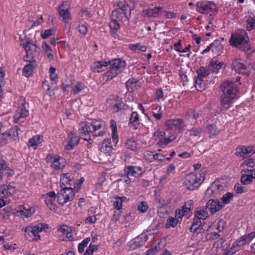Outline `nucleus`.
Instances as JSON below:
<instances>
[{"instance_id":"aec40b11","label":"nucleus","mask_w":255,"mask_h":255,"mask_svg":"<svg viewBox=\"0 0 255 255\" xmlns=\"http://www.w3.org/2000/svg\"><path fill=\"white\" fill-rule=\"evenodd\" d=\"M221 204L217 199H210L207 202L206 207L209 209L212 214H214L223 208Z\"/></svg>"},{"instance_id":"6e6552de","label":"nucleus","mask_w":255,"mask_h":255,"mask_svg":"<svg viewBox=\"0 0 255 255\" xmlns=\"http://www.w3.org/2000/svg\"><path fill=\"white\" fill-rule=\"evenodd\" d=\"M29 115L28 104H27L26 105L24 97H20L18 109L13 116V122L15 124L23 122V121L21 120L27 117Z\"/></svg>"},{"instance_id":"1a4fd4ad","label":"nucleus","mask_w":255,"mask_h":255,"mask_svg":"<svg viewBox=\"0 0 255 255\" xmlns=\"http://www.w3.org/2000/svg\"><path fill=\"white\" fill-rule=\"evenodd\" d=\"M75 188V186L74 188L62 187L58 193L57 201L61 206H64L74 199Z\"/></svg>"},{"instance_id":"412c9836","label":"nucleus","mask_w":255,"mask_h":255,"mask_svg":"<svg viewBox=\"0 0 255 255\" xmlns=\"http://www.w3.org/2000/svg\"><path fill=\"white\" fill-rule=\"evenodd\" d=\"M245 173L250 174H243L241 178V182L243 185H247L253 182V179H255V169H244L242 171Z\"/></svg>"},{"instance_id":"37998d69","label":"nucleus","mask_w":255,"mask_h":255,"mask_svg":"<svg viewBox=\"0 0 255 255\" xmlns=\"http://www.w3.org/2000/svg\"><path fill=\"white\" fill-rule=\"evenodd\" d=\"M138 82V80L135 78H131L128 79V80L126 83V86L127 90L129 91L130 90H132L136 89V85Z\"/></svg>"},{"instance_id":"b1692460","label":"nucleus","mask_w":255,"mask_h":255,"mask_svg":"<svg viewBox=\"0 0 255 255\" xmlns=\"http://www.w3.org/2000/svg\"><path fill=\"white\" fill-rule=\"evenodd\" d=\"M167 128L173 130H181L183 127V121L181 119L168 120L166 123Z\"/></svg>"},{"instance_id":"dca6fc26","label":"nucleus","mask_w":255,"mask_h":255,"mask_svg":"<svg viewBox=\"0 0 255 255\" xmlns=\"http://www.w3.org/2000/svg\"><path fill=\"white\" fill-rule=\"evenodd\" d=\"M34 212V210L30 207L27 208L24 205H20L17 207L14 212L15 216L21 218H27L30 216Z\"/></svg>"},{"instance_id":"2f4dec72","label":"nucleus","mask_w":255,"mask_h":255,"mask_svg":"<svg viewBox=\"0 0 255 255\" xmlns=\"http://www.w3.org/2000/svg\"><path fill=\"white\" fill-rule=\"evenodd\" d=\"M113 150L111 139L103 140L101 147V151L108 155H110Z\"/></svg>"},{"instance_id":"4d7b16f0","label":"nucleus","mask_w":255,"mask_h":255,"mask_svg":"<svg viewBox=\"0 0 255 255\" xmlns=\"http://www.w3.org/2000/svg\"><path fill=\"white\" fill-rule=\"evenodd\" d=\"M55 200H52L50 199L45 198V202L47 205V206L49 208V209L51 211H56V206L55 204H53V202Z\"/></svg>"},{"instance_id":"f3484780","label":"nucleus","mask_w":255,"mask_h":255,"mask_svg":"<svg viewBox=\"0 0 255 255\" xmlns=\"http://www.w3.org/2000/svg\"><path fill=\"white\" fill-rule=\"evenodd\" d=\"M90 125L93 127V130L91 131V134H93L94 136H103L105 134L106 132L104 130H101L98 133H96L97 130L101 129L104 126L103 122L98 121L97 120H93L90 123Z\"/></svg>"},{"instance_id":"bb28decb","label":"nucleus","mask_w":255,"mask_h":255,"mask_svg":"<svg viewBox=\"0 0 255 255\" xmlns=\"http://www.w3.org/2000/svg\"><path fill=\"white\" fill-rule=\"evenodd\" d=\"M139 125V118L136 112H133L129 120L128 126L133 129H136Z\"/></svg>"},{"instance_id":"09e8293b","label":"nucleus","mask_w":255,"mask_h":255,"mask_svg":"<svg viewBox=\"0 0 255 255\" xmlns=\"http://www.w3.org/2000/svg\"><path fill=\"white\" fill-rule=\"evenodd\" d=\"M195 87L198 91H202L205 89L206 84L203 80L196 78Z\"/></svg>"},{"instance_id":"0eeeda50","label":"nucleus","mask_w":255,"mask_h":255,"mask_svg":"<svg viewBox=\"0 0 255 255\" xmlns=\"http://www.w3.org/2000/svg\"><path fill=\"white\" fill-rule=\"evenodd\" d=\"M48 228V225L46 224L27 227L24 229L25 237L29 241L38 240L40 239L39 233Z\"/></svg>"},{"instance_id":"cd10ccee","label":"nucleus","mask_w":255,"mask_h":255,"mask_svg":"<svg viewBox=\"0 0 255 255\" xmlns=\"http://www.w3.org/2000/svg\"><path fill=\"white\" fill-rule=\"evenodd\" d=\"M110 61H100L94 62L92 65L91 69L94 72H101L109 65Z\"/></svg>"},{"instance_id":"9d476101","label":"nucleus","mask_w":255,"mask_h":255,"mask_svg":"<svg viewBox=\"0 0 255 255\" xmlns=\"http://www.w3.org/2000/svg\"><path fill=\"white\" fill-rule=\"evenodd\" d=\"M195 6L196 10L201 13L207 14L217 11L216 4L210 1H198Z\"/></svg>"},{"instance_id":"a878e982","label":"nucleus","mask_w":255,"mask_h":255,"mask_svg":"<svg viewBox=\"0 0 255 255\" xmlns=\"http://www.w3.org/2000/svg\"><path fill=\"white\" fill-rule=\"evenodd\" d=\"M81 128L79 129V133L82 136H85L84 139L87 141L91 140L90 134L91 133L92 130L90 126L87 123H82L80 124Z\"/></svg>"},{"instance_id":"a19ab883","label":"nucleus","mask_w":255,"mask_h":255,"mask_svg":"<svg viewBox=\"0 0 255 255\" xmlns=\"http://www.w3.org/2000/svg\"><path fill=\"white\" fill-rule=\"evenodd\" d=\"M175 139V137L171 136L169 137H166L165 136L162 139H160L157 143V145L159 147H164L166 146L168 144L171 142Z\"/></svg>"},{"instance_id":"338daca9","label":"nucleus","mask_w":255,"mask_h":255,"mask_svg":"<svg viewBox=\"0 0 255 255\" xmlns=\"http://www.w3.org/2000/svg\"><path fill=\"white\" fill-rule=\"evenodd\" d=\"M58 231L61 233H62L63 234L66 235L67 236L71 232V229L66 225H63L61 226L59 229Z\"/></svg>"},{"instance_id":"5fc2aeb1","label":"nucleus","mask_w":255,"mask_h":255,"mask_svg":"<svg viewBox=\"0 0 255 255\" xmlns=\"http://www.w3.org/2000/svg\"><path fill=\"white\" fill-rule=\"evenodd\" d=\"M129 48L132 50H135L138 49L139 50L144 52L146 50V46L145 45H141L140 44H132L129 45Z\"/></svg>"},{"instance_id":"13d9d810","label":"nucleus","mask_w":255,"mask_h":255,"mask_svg":"<svg viewBox=\"0 0 255 255\" xmlns=\"http://www.w3.org/2000/svg\"><path fill=\"white\" fill-rule=\"evenodd\" d=\"M98 250V247L96 245H92L91 244L86 249L84 255H92L94 252Z\"/></svg>"},{"instance_id":"c03bdc74","label":"nucleus","mask_w":255,"mask_h":255,"mask_svg":"<svg viewBox=\"0 0 255 255\" xmlns=\"http://www.w3.org/2000/svg\"><path fill=\"white\" fill-rule=\"evenodd\" d=\"M41 142V136L39 135L33 136L32 138H30L28 140L29 146L31 147L36 148L38 144Z\"/></svg>"},{"instance_id":"473e14b6","label":"nucleus","mask_w":255,"mask_h":255,"mask_svg":"<svg viewBox=\"0 0 255 255\" xmlns=\"http://www.w3.org/2000/svg\"><path fill=\"white\" fill-rule=\"evenodd\" d=\"M206 209V206L197 208L195 211V217L201 220L206 219L209 215Z\"/></svg>"},{"instance_id":"3c124183","label":"nucleus","mask_w":255,"mask_h":255,"mask_svg":"<svg viewBox=\"0 0 255 255\" xmlns=\"http://www.w3.org/2000/svg\"><path fill=\"white\" fill-rule=\"evenodd\" d=\"M85 88V86L81 82H79L76 83L75 87L72 89V92L74 94H77L81 92Z\"/></svg>"},{"instance_id":"2eb2a0df","label":"nucleus","mask_w":255,"mask_h":255,"mask_svg":"<svg viewBox=\"0 0 255 255\" xmlns=\"http://www.w3.org/2000/svg\"><path fill=\"white\" fill-rule=\"evenodd\" d=\"M124 174L129 176L139 178L143 174V169L137 166L129 165L125 166L124 169Z\"/></svg>"},{"instance_id":"58836bf2","label":"nucleus","mask_w":255,"mask_h":255,"mask_svg":"<svg viewBox=\"0 0 255 255\" xmlns=\"http://www.w3.org/2000/svg\"><path fill=\"white\" fill-rule=\"evenodd\" d=\"M233 197L234 194L231 192H227L222 197L220 203H222L221 205L223 206V207L225 205L228 204L231 202L233 200Z\"/></svg>"},{"instance_id":"c85d7f7f","label":"nucleus","mask_w":255,"mask_h":255,"mask_svg":"<svg viewBox=\"0 0 255 255\" xmlns=\"http://www.w3.org/2000/svg\"><path fill=\"white\" fill-rule=\"evenodd\" d=\"M110 67L120 71V69L124 68L126 66V62L121 59H115L110 61Z\"/></svg>"},{"instance_id":"e2e57ef3","label":"nucleus","mask_w":255,"mask_h":255,"mask_svg":"<svg viewBox=\"0 0 255 255\" xmlns=\"http://www.w3.org/2000/svg\"><path fill=\"white\" fill-rule=\"evenodd\" d=\"M78 31L82 34L85 35L88 31V28L85 24H81L77 27Z\"/></svg>"},{"instance_id":"f257e3e1","label":"nucleus","mask_w":255,"mask_h":255,"mask_svg":"<svg viewBox=\"0 0 255 255\" xmlns=\"http://www.w3.org/2000/svg\"><path fill=\"white\" fill-rule=\"evenodd\" d=\"M222 94L220 96V103L223 109L227 110L235 99L238 91V86L235 82L227 80L220 86Z\"/></svg>"},{"instance_id":"423d86ee","label":"nucleus","mask_w":255,"mask_h":255,"mask_svg":"<svg viewBox=\"0 0 255 255\" xmlns=\"http://www.w3.org/2000/svg\"><path fill=\"white\" fill-rule=\"evenodd\" d=\"M20 45L24 48L26 53L24 60L29 62H35V59L39 56L40 48L30 40H27L25 44L21 43Z\"/></svg>"},{"instance_id":"e433bc0d","label":"nucleus","mask_w":255,"mask_h":255,"mask_svg":"<svg viewBox=\"0 0 255 255\" xmlns=\"http://www.w3.org/2000/svg\"><path fill=\"white\" fill-rule=\"evenodd\" d=\"M42 49L43 52L47 56L50 61L53 60L54 57L52 54V49L46 42L42 43Z\"/></svg>"},{"instance_id":"0e129e2a","label":"nucleus","mask_w":255,"mask_h":255,"mask_svg":"<svg viewBox=\"0 0 255 255\" xmlns=\"http://www.w3.org/2000/svg\"><path fill=\"white\" fill-rule=\"evenodd\" d=\"M80 15L81 17L89 18L91 17L92 14L90 11H88L87 8H83L81 10Z\"/></svg>"},{"instance_id":"49530a36","label":"nucleus","mask_w":255,"mask_h":255,"mask_svg":"<svg viewBox=\"0 0 255 255\" xmlns=\"http://www.w3.org/2000/svg\"><path fill=\"white\" fill-rule=\"evenodd\" d=\"M201 224V219L195 217L190 228V231L192 233L195 232L200 228Z\"/></svg>"},{"instance_id":"ddd939ff","label":"nucleus","mask_w":255,"mask_h":255,"mask_svg":"<svg viewBox=\"0 0 255 255\" xmlns=\"http://www.w3.org/2000/svg\"><path fill=\"white\" fill-rule=\"evenodd\" d=\"M47 162H51L52 167L55 170H59L64 168L65 164L64 158L56 155L48 154L46 157Z\"/></svg>"},{"instance_id":"4be33fe9","label":"nucleus","mask_w":255,"mask_h":255,"mask_svg":"<svg viewBox=\"0 0 255 255\" xmlns=\"http://www.w3.org/2000/svg\"><path fill=\"white\" fill-rule=\"evenodd\" d=\"M60 186L62 187L74 188L75 186L74 180L71 178V175L69 173L62 174L60 178Z\"/></svg>"},{"instance_id":"4c0bfd02","label":"nucleus","mask_w":255,"mask_h":255,"mask_svg":"<svg viewBox=\"0 0 255 255\" xmlns=\"http://www.w3.org/2000/svg\"><path fill=\"white\" fill-rule=\"evenodd\" d=\"M224 65V64L223 62L212 60L210 61L208 67L213 72L217 73Z\"/></svg>"},{"instance_id":"a211bd4d","label":"nucleus","mask_w":255,"mask_h":255,"mask_svg":"<svg viewBox=\"0 0 255 255\" xmlns=\"http://www.w3.org/2000/svg\"><path fill=\"white\" fill-rule=\"evenodd\" d=\"M164 9L161 6H153L144 10L145 15L148 17H158L163 14Z\"/></svg>"},{"instance_id":"c9c22d12","label":"nucleus","mask_w":255,"mask_h":255,"mask_svg":"<svg viewBox=\"0 0 255 255\" xmlns=\"http://www.w3.org/2000/svg\"><path fill=\"white\" fill-rule=\"evenodd\" d=\"M206 131L209 134L210 138L214 137L220 132L219 129L214 125H210L207 127Z\"/></svg>"},{"instance_id":"7ed1b4c3","label":"nucleus","mask_w":255,"mask_h":255,"mask_svg":"<svg viewBox=\"0 0 255 255\" xmlns=\"http://www.w3.org/2000/svg\"><path fill=\"white\" fill-rule=\"evenodd\" d=\"M204 179L205 175L203 173H190L185 177L183 184L187 190L193 191L200 186Z\"/></svg>"},{"instance_id":"c756f323","label":"nucleus","mask_w":255,"mask_h":255,"mask_svg":"<svg viewBox=\"0 0 255 255\" xmlns=\"http://www.w3.org/2000/svg\"><path fill=\"white\" fill-rule=\"evenodd\" d=\"M253 146L246 147L244 146H239L236 148V154L237 156L243 157L250 153L253 149Z\"/></svg>"},{"instance_id":"20e7f679","label":"nucleus","mask_w":255,"mask_h":255,"mask_svg":"<svg viewBox=\"0 0 255 255\" xmlns=\"http://www.w3.org/2000/svg\"><path fill=\"white\" fill-rule=\"evenodd\" d=\"M118 7L112 13V16L116 18L121 22L128 21L131 16V9L130 6L126 2H120Z\"/></svg>"},{"instance_id":"864d4df0","label":"nucleus","mask_w":255,"mask_h":255,"mask_svg":"<svg viewBox=\"0 0 255 255\" xmlns=\"http://www.w3.org/2000/svg\"><path fill=\"white\" fill-rule=\"evenodd\" d=\"M126 146L127 148L130 149L131 150H136L137 149L136 142L133 139H128L127 140Z\"/></svg>"},{"instance_id":"603ef678","label":"nucleus","mask_w":255,"mask_h":255,"mask_svg":"<svg viewBox=\"0 0 255 255\" xmlns=\"http://www.w3.org/2000/svg\"><path fill=\"white\" fill-rule=\"evenodd\" d=\"M90 240V237L86 238L81 243H79L78 245V251L80 253H82L84 252L85 248L87 247Z\"/></svg>"},{"instance_id":"774afa93","label":"nucleus","mask_w":255,"mask_h":255,"mask_svg":"<svg viewBox=\"0 0 255 255\" xmlns=\"http://www.w3.org/2000/svg\"><path fill=\"white\" fill-rule=\"evenodd\" d=\"M244 236L245 237V238L246 239L248 243L249 244L252 240L255 238V232H251L249 234L244 235Z\"/></svg>"},{"instance_id":"ea45409f","label":"nucleus","mask_w":255,"mask_h":255,"mask_svg":"<svg viewBox=\"0 0 255 255\" xmlns=\"http://www.w3.org/2000/svg\"><path fill=\"white\" fill-rule=\"evenodd\" d=\"M145 156H150L154 160L159 161H163L165 159V157L163 154L158 153H154L153 152L150 151H147Z\"/></svg>"},{"instance_id":"69168bd1","label":"nucleus","mask_w":255,"mask_h":255,"mask_svg":"<svg viewBox=\"0 0 255 255\" xmlns=\"http://www.w3.org/2000/svg\"><path fill=\"white\" fill-rule=\"evenodd\" d=\"M116 201L114 202V206L117 210H120L122 208V201L118 196L116 197Z\"/></svg>"},{"instance_id":"de8ad7c7","label":"nucleus","mask_w":255,"mask_h":255,"mask_svg":"<svg viewBox=\"0 0 255 255\" xmlns=\"http://www.w3.org/2000/svg\"><path fill=\"white\" fill-rule=\"evenodd\" d=\"M120 72V71H118V70H116L111 67L110 69L106 72L105 76L107 77V80H111L116 77Z\"/></svg>"},{"instance_id":"4468645a","label":"nucleus","mask_w":255,"mask_h":255,"mask_svg":"<svg viewBox=\"0 0 255 255\" xmlns=\"http://www.w3.org/2000/svg\"><path fill=\"white\" fill-rule=\"evenodd\" d=\"M148 232L146 233L140 234L139 236L135 238L129 243V246L131 250H135L143 246L147 241V236L149 235Z\"/></svg>"},{"instance_id":"39448f33","label":"nucleus","mask_w":255,"mask_h":255,"mask_svg":"<svg viewBox=\"0 0 255 255\" xmlns=\"http://www.w3.org/2000/svg\"><path fill=\"white\" fill-rule=\"evenodd\" d=\"M22 132V131L17 126H14L0 134V146H3L18 140V135Z\"/></svg>"},{"instance_id":"6e6d98bb","label":"nucleus","mask_w":255,"mask_h":255,"mask_svg":"<svg viewBox=\"0 0 255 255\" xmlns=\"http://www.w3.org/2000/svg\"><path fill=\"white\" fill-rule=\"evenodd\" d=\"M247 29L249 31L255 28V17H251L247 20Z\"/></svg>"},{"instance_id":"052dcab7","label":"nucleus","mask_w":255,"mask_h":255,"mask_svg":"<svg viewBox=\"0 0 255 255\" xmlns=\"http://www.w3.org/2000/svg\"><path fill=\"white\" fill-rule=\"evenodd\" d=\"M153 136L155 139H158L159 141L160 139H162L166 136V133L164 131L157 130L154 131Z\"/></svg>"},{"instance_id":"5701e85b","label":"nucleus","mask_w":255,"mask_h":255,"mask_svg":"<svg viewBox=\"0 0 255 255\" xmlns=\"http://www.w3.org/2000/svg\"><path fill=\"white\" fill-rule=\"evenodd\" d=\"M68 137L69 140L65 146V149L70 150L72 149L79 142L80 138L72 132L69 133Z\"/></svg>"},{"instance_id":"9b49d317","label":"nucleus","mask_w":255,"mask_h":255,"mask_svg":"<svg viewBox=\"0 0 255 255\" xmlns=\"http://www.w3.org/2000/svg\"><path fill=\"white\" fill-rule=\"evenodd\" d=\"M224 190L223 186L219 180H216L212 183L205 192V195L208 197L217 198Z\"/></svg>"},{"instance_id":"f03ea898","label":"nucleus","mask_w":255,"mask_h":255,"mask_svg":"<svg viewBox=\"0 0 255 255\" xmlns=\"http://www.w3.org/2000/svg\"><path fill=\"white\" fill-rule=\"evenodd\" d=\"M230 43L241 51H248L250 49L249 38L245 30H239L232 34Z\"/></svg>"},{"instance_id":"393cba45","label":"nucleus","mask_w":255,"mask_h":255,"mask_svg":"<svg viewBox=\"0 0 255 255\" xmlns=\"http://www.w3.org/2000/svg\"><path fill=\"white\" fill-rule=\"evenodd\" d=\"M0 192L1 198L8 197L12 196L15 192V187L11 184L0 186Z\"/></svg>"},{"instance_id":"79ce46f5","label":"nucleus","mask_w":255,"mask_h":255,"mask_svg":"<svg viewBox=\"0 0 255 255\" xmlns=\"http://www.w3.org/2000/svg\"><path fill=\"white\" fill-rule=\"evenodd\" d=\"M212 51L215 54H219L223 49V45L219 41H215L211 44Z\"/></svg>"},{"instance_id":"8fccbe9b","label":"nucleus","mask_w":255,"mask_h":255,"mask_svg":"<svg viewBox=\"0 0 255 255\" xmlns=\"http://www.w3.org/2000/svg\"><path fill=\"white\" fill-rule=\"evenodd\" d=\"M178 223H179V222L175 218L170 216L166 223V228H169L170 227L174 228L177 225Z\"/></svg>"},{"instance_id":"f8f14e48","label":"nucleus","mask_w":255,"mask_h":255,"mask_svg":"<svg viewBox=\"0 0 255 255\" xmlns=\"http://www.w3.org/2000/svg\"><path fill=\"white\" fill-rule=\"evenodd\" d=\"M70 4L69 1L65 0L59 5L58 10L60 17L66 22L71 19V14L69 11Z\"/></svg>"},{"instance_id":"680f3d73","label":"nucleus","mask_w":255,"mask_h":255,"mask_svg":"<svg viewBox=\"0 0 255 255\" xmlns=\"http://www.w3.org/2000/svg\"><path fill=\"white\" fill-rule=\"evenodd\" d=\"M202 131V128H194L192 129L189 130V135L192 136H198Z\"/></svg>"},{"instance_id":"a18cd8bd","label":"nucleus","mask_w":255,"mask_h":255,"mask_svg":"<svg viewBox=\"0 0 255 255\" xmlns=\"http://www.w3.org/2000/svg\"><path fill=\"white\" fill-rule=\"evenodd\" d=\"M32 62L27 64L23 69V74L26 77H29L32 75L33 66L31 64Z\"/></svg>"},{"instance_id":"bf43d9fd","label":"nucleus","mask_w":255,"mask_h":255,"mask_svg":"<svg viewBox=\"0 0 255 255\" xmlns=\"http://www.w3.org/2000/svg\"><path fill=\"white\" fill-rule=\"evenodd\" d=\"M54 33L55 30L53 29H48L45 30L41 34V36L43 39H46L54 34Z\"/></svg>"},{"instance_id":"f704fd0d","label":"nucleus","mask_w":255,"mask_h":255,"mask_svg":"<svg viewBox=\"0 0 255 255\" xmlns=\"http://www.w3.org/2000/svg\"><path fill=\"white\" fill-rule=\"evenodd\" d=\"M210 70L209 68L201 67L196 71L197 76L196 78L203 80L206 76L209 75Z\"/></svg>"},{"instance_id":"72a5a7b5","label":"nucleus","mask_w":255,"mask_h":255,"mask_svg":"<svg viewBox=\"0 0 255 255\" xmlns=\"http://www.w3.org/2000/svg\"><path fill=\"white\" fill-rule=\"evenodd\" d=\"M121 23L119 20L114 18L111 16V21L109 23V26L112 30V33L115 34L120 28Z\"/></svg>"},{"instance_id":"7c9ffc66","label":"nucleus","mask_w":255,"mask_h":255,"mask_svg":"<svg viewBox=\"0 0 255 255\" xmlns=\"http://www.w3.org/2000/svg\"><path fill=\"white\" fill-rule=\"evenodd\" d=\"M249 244L246 241L244 236L240 237L239 239L234 242L231 247L237 252L239 251L242 247H243L246 245Z\"/></svg>"},{"instance_id":"6ab92c4d","label":"nucleus","mask_w":255,"mask_h":255,"mask_svg":"<svg viewBox=\"0 0 255 255\" xmlns=\"http://www.w3.org/2000/svg\"><path fill=\"white\" fill-rule=\"evenodd\" d=\"M232 69L239 74L248 75L249 71L247 67L239 60H235L232 64Z\"/></svg>"}]
</instances>
